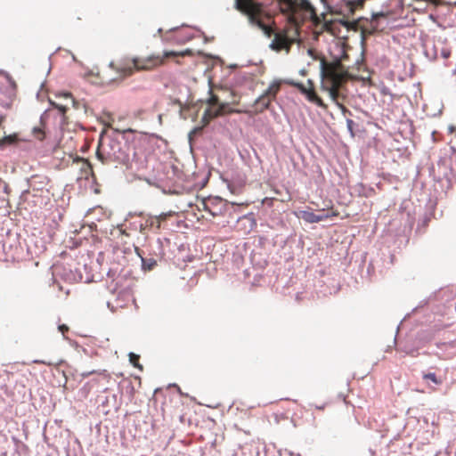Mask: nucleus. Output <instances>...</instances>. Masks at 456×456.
I'll return each mask as SVG.
<instances>
[{
  "label": "nucleus",
  "instance_id": "nucleus-3",
  "mask_svg": "<svg viewBox=\"0 0 456 456\" xmlns=\"http://www.w3.org/2000/svg\"><path fill=\"white\" fill-rule=\"evenodd\" d=\"M321 77L322 90L328 92L331 100L339 106H342L339 103V99L341 97L344 98V96H342L340 90L352 78L348 69L338 59L332 61H327L323 59L321 61Z\"/></svg>",
  "mask_w": 456,
  "mask_h": 456
},
{
  "label": "nucleus",
  "instance_id": "nucleus-20",
  "mask_svg": "<svg viewBox=\"0 0 456 456\" xmlns=\"http://www.w3.org/2000/svg\"><path fill=\"white\" fill-rule=\"evenodd\" d=\"M171 216H172V213L169 212V213H162L155 217H156V219H158V221H159V226H161V223L163 221L167 220V218Z\"/></svg>",
  "mask_w": 456,
  "mask_h": 456
},
{
  "label": "nucleus",
  "instance_id": "nucleus-18",
  "mask_svg": "<svg viewBox=\"0 0 456 456\" xmlns=\"http://www.w3.org/2000/svg\"><path fill=\"white\" fill-rule=\"evenodd\" d=\"M139 360H140V356L138 354H135L134 353L129 354V361H130L131 364H133V366H134L135 368L142 370V365H140V363H139Z\"/></svg>",
  "mask_w": 456,
  "mask_h": 456
},
{
  "label": "nucleus",
  "instance_id": "nucleus-22",
  "mask_svg": "<svg viewBox=\"0 0 456 456\" xmlns=\"http://www.w3.org/2000/svg\"><path fill=\"white\" fill-rule=\"evenodd\" d=\"M59 330L62 334H64L66 331L69 330V328L65 324H62L59 326Z\"/></svg>",
  "mask_w": 456,
  "mask_h": 456
},
{
  "label": "nucleus",
  "instance_id": "nucleus-24",
  "mask_svg": "<svg viewBox=\"0 0 456 456\" xmlns=\"http://www.w3.org/2000/svg\"><path fill=\"white\" fill-rule=\"evenodd\" d=\"M102 375H103L106 379H110V375H109V374H107V373L103 372V373H102Z\"/></svg>",
  "mask_w": 456,
  "mask_h": 456
},
{
  "label": "nucleus",
  "instance_id": "nucleus-19",
  "mask_svg": "<svg viewBox=\"0 0 456 456\" xmlns=\"http://www.w3.org/2000/svg\"><path fill=\"white\" fill-rule=\"evenodd\" d=\"M0 444H2V446L0 448V456H6L7 455V448L5 445L8 444V439L5 436H3L2 440L0 441Z\"/></svg>",
  "mask_w": 456,
  "mask_h": 456
},
{
  "label": "nucleus",
  "instance_id": "nucleus-12",
  "mask_svg": "<svg viewBox=\"0 0 456 456\" xmlns=\"http://www.w3.org/2000/svg\"><path fill=\"white\" fill-rule=\"evenodd\" d=\"M338 215H339L338 211L334 210L333 208H330L328 210L322 209V210H320V214L316 215V217L318 218V223H319L321 221L338 216Z\"/></svg>",
  "mask_w": 456,
  "mask_h": 456
},
{
  "label": "nucleus",
  "instance_id": "nucleus-26",
  "mask_svg": "<svg viewBox=\"0 0 456 456\" xmlns=\"http://www.w3.org/2000/svg\"><path fill=\"white\" fill-rule=\"evenodd\" d=\"M93 373H94V371H90V372H88L86 374H84V376L86 377V376H88V375L93 374Z\"/></svg>",
  "mask_w": 456,
  "mask_h": 456
},
{
  "label": "nucleus",
  "instance_id": "nucleus-13",
  "mask_svg": "<svg viewBox=\"0 0 456 456\" xmlns=\"http://www.w3.org/2000/svg\"><path fill=\"white\" fill-rule=\"evenodd\" d=\"M280 88L281 83L274 81L269 86V87L266 89L265 93L274 100L276 98L278 92L280 91Z\"/></svg>",
  "mask_w": 456,
  "mask_h": 456
},
{
  "label": "nucleus",
  "instance_id": "nucleus-25",
  "mask_svg": "<svg viewBox=\"0 0 456 456\" xmlns=\"http://www.w3.org/2000/svg\"><path fill=\"white\" fill-rule=\"evenodd\" d=\"M454 130H455V127H454V126H451V127H450V132H451V133H453V132H454Z\"/></svg>",
  "mask_w": 456,
  "mask_h": 456
},
{
  "label": "nucleus",
  "instance_id": "nucleus-4",
  "mask_svg": "<svg viewBox=\"0 0 456 456\" xmlns=\"http://www.w3.org/2000/svg\"><path fill=\"white\" fill-rule=\"evenodd\" d=\"M110 127L111 125L108 124L101 132L96 157L104 165L126 164L129 161V146L109 134L107 129Z\"/></svg>",
  "mask_w": 456,
  "mask_h": 456
},
{
  "label": "nucleus",
  "instance_id": "nucleus-5",
  "mask_svg": "<svg viewBox=\"0 0 456 456\" xmlns=\"http://www.w3.org/2000/svg\"><path fill=\"white\" fill-rule=\"evenodd\" d=\"M298 36L299 29L297 27L289 26L274 34L271 48L277 52L281 50L289 51L291 45L297 41Z\"/></svg>",
  "mask_w": 456,
  "mask_h": 456
},
{
  "label": "nucleus",
  "instance_id": "nucleus-9",
  "mask_svg": "<svg viewBox=\"0 0 456 456\" xmlns=\"http://www.w3.org/2000/svg\"><path fill=\"white\" fill-rule=\"evenodd\" d=\"M388 12H374L372 13V20L370 21V26H371V28L370 29H368V28H363L362 29V33L363 34H372L375 30L378 29V25H377V20L379 18H385V17H387L388 16Z\"/></svg>",
  "mask_w": 456,
  "mask_h": 456
},
{
  "label": "nucleus",
  "instance_id": "nucleus-10",
  "mask_svg": "<svg viewBox=\"0 0 456 456\" xmlns=\"http://www.w3.org/2000/svg\"><path fill=\"white\" fill-rule=\"evenodd\" d=\"M273 101L269 95L264 93L261 96L257 98L256 101V105L259 109L260 111H263L268 109L271 102Z\"/></svg>",
  "mask_w": 456,
  "mask_h": 456
},
{
  "label": "nucleus",
  "instance_id": "nucleus-17",
  "mask_svg": "<svg viewBox=\"0 0 456 456\" xmlns=\"http://www.w3.org/2000/svg\"><path fill=\"white\" fill-rule=\"evenodd\" d=\"M32 134L36 139L38 141H43L45 137V133L43 127H34L32 130Z\"/></svg>",
  "mask_w": 456,
  "mask_h": 456
},
{
  "label": "nucleus",
  "instance_id": "nucleus-21",
  "mask_svg": "<svg viewBox=\"0 0 456 456\" xmlns=\"http://www.w3.org/2000/svg\"><path fill=\"white\" fill-rule=\"evenodd\" d=\"M441 55L444 59H447L451 55V51L448 49H443L441 52Z\"/></svg>",
  "mask_w": 456,
  "mask_h": 456
},
{
  "label": "nucleus",
  "instance_id": "nucleus-27",
  "mask_svg": "<svg viewBox=\"0 0 456 456\" xmlns=\"http://www.w3.org/2000/svg\"><path fill=\"white\" fill-rule=\"evenodd\" d=\"M114 133L118 134V133H119V131L118 129H114Z\"/></svg>",
  "mask_w": 456,
  "mask_h": 456
},
{
  "label": "nucleus",
  "instance_id": "nucleus-15",
  "mask_svg": "<svg viewBox=\"0 0 456 456\" xmlns=\"http://www.w3.org/2000/svg\"><path fill=\"white\" fill-rule=\"evenodd\" d=\"M423 379H429L436 385H441L443 383L442 379L438 378L436 373L429 372L424 373L422 376Z\"/></svg>",
  "mask_w": 456,
  "mask_h": 456
},
{
  "label": "nucleus",
  "instance_id": "nucleus-1",
  "mask_svg": "<svg viewBox=\"0 0 456 456\" xmlns=\"http://www.w3.org/2000/svg\"><path fill=\"white\" fill-rule=\"evenodd\" d=\"M281 14L291 27L298 29L305 23L311 22L313 26L330 29V21L327 20L328 12L317 13L316 8L310 0H274ZM235 6L238 11L248 17L252 26L260 28L268 37L274 34L270 25L272 15L263 4L255 0H236Z\"/></svg>",
  "mask_w": 456,
  "mask_h": 456
},
{
  "label": "nucleus",
  "instance_id": "nucleus-7",
  "mask_svg": "<svg viewBox=\"0 0 456 456\" xmlns=\"http://www.w3.org/2000/svg\"><path fill=\"white\" fill-rule=\"evenodd\" d=\"M289 84L297 87L300 91L301 94H303L304 95L306 96V98L309 102L316 104L317 106H319L322 109H327V105L317 95V94L314 90V83L312 80L308 79L307 85H304L302 83L294 82V81L289 82Z\"/></svg>",
  "mask_w": 456,
  "mask_h": 456
},
{
  "label": "nucleus",
  "instance_id": "nucleus-2",
  "mask_svg": "<svg viewBox=\"0 0 456 456\" xmlns=\"http://www.w3.org/2000/svg\"><path fill=\"white\" fill-rule=\"evenodd\" d=\"M185 53L165 52L163 56L150 55L146 57L134 56L124 57L117 61H111L110 68L117 73V77L113 80L123 81L133 76L135 72L149 71L162 65L166 58L175 57Z\"/></svg>",
  "mask_w": 456,
  "mask_h": 456
},
{
  "label": "nucleus",
  "instance_id": "nucleus-11",
  "mask_svg": "<svg viewBox=\"0 0 456 456\" xmlns=\"http://www.w3.org/2000/svg\"><path fill=\"white\" fill-rule=\"evenodd\" d=\"M296 216L303 219L305 222L309 224L318 223V218L316 217V214L308 210H302L296 214Z\"/></svg>",
  "mask_w": 456,
  "mask_h": 456
},
{
  "label": "nucleus",
  "instance_id": "nucleus-8",
  "mask_svg": "<svg viewBox=\"0 0 456 456\" xmlns=\"http://www.w3.org/2000/svg\"><path fill=\"white\" fill-rule=\"evenodd\" d=\"M58 97H62L67 102L62 103V102H56L53 101H50V103L53 107L58 109L60 110V112L64 115L69 108V105L74 104V99L70 93H62V94H59Z\"/></svg>",
  "mask_w": 456,
  "mask_h": 456
},
{
  "label": "nucleus",
  "instance_id": "nucleus-16",
  "mask_svg": "<svg viewBox=\"0 0 456 456\" xmlns=\"http://www.w3.org/2000/svg\"><path fill=\"white\" fill-rule=\"evenodd\" d=\"M18 142V138L16 134H10L7 136H4L3 139L0 138V146L5 145V144H13Z\"/></svg>",
  "mask_w": 456,
  "mask_h": 456
},
{
  "label": "nucleus",
  "instance_id": "nucleus-23",
  "mask_svg": "<svg viewBox=\"0 0 456 456\" xmlns=\"http://www.w3.org/2000/svg\"><path fill=\"white\" fill-rule=\"evenodd\" d=\"M203 206H204V209L207 210V211H209L213 216H215V213L211 212L208 208V203L207 202H203L202 203Z\"/></svg>",
  "mask_w": 456,
  "mask_h": 456
},
{
  "label": "nucleus",
  "instance_id": "nucleus-14",
  "mask_svg": "<svg viewBox=\"0 0 456 456\" xmlns=\"http://www.w3.org/2000/svg\"><path fill=\"white\" fill-rule=\"evenodd\" d=\"M148 227H155L157 230H159V221H158V219H156L155 216L146 219L145 223L143 224H141V229L142 230Z\"/></svg>",
  "mask_w": 456,
  "mask_h": 456
},
{
  "label": "nucleus",
  "instance_id": "nucleus-6",
  "mask_svg": "<svg viewBox=\"0 0 456 456\" xmlns=\"http://www.w3.org/2000/svg\"><path fill=\"white\" fill-rule=\"evenodd\" d=\"M208 108L205 110L202 120L208 124L211 119L229 112V104L220 102L217 95L212 94L208 102Z\"/></svg>",
  "mask_w": 456,
  "mask_h": 456
}]
</instances>
